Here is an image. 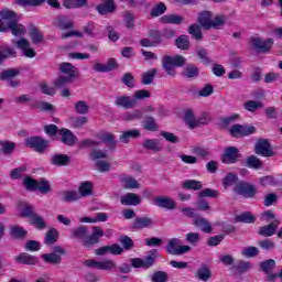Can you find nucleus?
Segmentation results:
<instances>
[{
  "instance_id": "nucleus-1",
  "label": "nucleus",
  "mask_w": 282,
  "mask_h": 282,
  "mask_svg": "<svg viewBox=\"0 0 282 282\" xmlns=\"http://www.w3.org/2000/svg\"><path fill=\"white\" fill-rule=\"evenodd\" d=\"M70 237L73 239H80L84 248H91L96 243H100V238L105 237V230L100 226H95L93 227V232L89 235V229L80 225L72 229Z\"/></svg>"
},
{
  "instance_id": "nucleus-2",
  "label": "nucleus",
  "mask_w": 282,
  "mask_h": 282,
  "mask_svg": "<svg viewBox=\"0 0 282 282\" xmlns=\"http://www.w3.org/2000/svg\"><path fill=\"white\" fill-rule=\"evenodd\" d=\"M13 36H23L25 34V25L19 24V15L17 12L2 9L0 11V32H9Z\"/></svg>"
},
{
  "instance_id": "nucleus-3",
  "label": "nucleus",
  "mask_w": 282,
  "mask_h": 282,
  "mask_svg": "<svg viewBox=\"0 0 282 282\" xmlns=\"http://www.w3.org/2000/svg\"><path fill=\"white\" fill-rule=\"evenodd\" d=\"M186 65V58L182 55L171 56L164 55L162 58V67L169 76H175L176 72L174 67H184Z\"/></svg>"
},
{
  "instance_id": "nucleus-4",
  "label": "nucleus",
  "mask_w": 282,
  "mask_h": 282,
  "mask_svg": "<svg viewBox=\"0 0 282 282\" xmlns=\"http://www.w3.org/2000/svg\"><path fill=\"white\" fill-rule=\"evenodd\" d=\"M85 147H89L93 149L90 153V158L93 160H100L107 158V153H111V151H116V142H106V147L104 150H98V143L93 142V143H83L79 145L80 149H85Z\"/></svg>"
},
{
  "instance_id": "nucleus-5",
  "label": "nucleus",
  "mask_w": 282,
  "mask_h": 282,
  "mask_svg": "<svg viewBox=\"0 0 282 282\" xmlns=\"http://www.w3.org/2000/svg\"><path fill=\"white\" fill-rule=\"evenodd\" d=\"M253 133H257V127L251 124L236 123L229 129L231 138H248L249 135H253Z\"/></svg>"
},
{
  "instance_id": "nucleus-6",
  "label": "nucleus",
  "mask_w": 282,
  "mask_h": 282,
  "mask_svg": "<svg viewBox=\"0 0 282 282\" xmlns=\"http://www.w3.org/2000/svg\"><path fill=\"white\" fill-rule=\"evenodd\" d=\"M155 259H158V249L151 250L150 254L144 259L132 258L130 261L132 268H144V270H149V268L155 265Z\"/></svg>"
},
{
  "instance_id": "nucleus-7",
  "label": "nucleus",
  "mask_w": 282,
  "mask_h": 282,
  "mask_svg": "<svg viewBox=\"0 0 282 282\" xmlns=\"http://www.w3.org/2000/svg\"><path fill=\"white\" fill-rule=\"evenodd\" d=\"M20 74L21 70L18 68L4 69L0 73V80L6 82L9 87L17 89L21 85V80L17 79V76H20Z\"/></svg>"
},
{
  "instance_id": "nucleus-8",
  "label": "nucleus",
  "mask_w": 282,
  "mask_h": 282,
  "mask_svg": "<svg viewBox=\"0 0 282 282\" xmlns=\"http://www.w3.org/2000/svg\"><path fill=\"white\" fill-rule=\"evenodd\" d=\"M251 43L258 54H268V52L272 50V45H274V40L272 37L267 40H261V37H252Z\"/></svg>"
},
{
  "instance_id": "nucleus-9",
  "label": "nucleus",
  "mask_w": 282,
  "mask_h": 282,
  "mask_svg": "<svg viewBox=\"0 0 282 282\" xmlns=\"http://www.w3.org/2000/svg\"><path fill=\"white\" fill-rule=\"evenodd\" d=\"M58 69L61 72V74H64L65 78H68V80H76V78H78L80 76V73L78 72V69L76 68V66H74L72 63L69 62H63L58 65Z\"/></svg>"
},
{
  "instance_id": "nucleus-10",
  "label": "nucleus",
  "mask_w": 282,
  "mask_h": 282,
  "mask_svg": "<svg viewBox=\"0 0 282 282\" xmlns=\"http://www.w3.org/2000/svg\"><path fill=\"white\" fill-rule=\"evenodd\" d=\"M115 107L126 110L133 109L134 107H138V101L128 95H119L115 98Z\"/></svg>"
},
{
  "instance_id": "nucleus-11",
  "label": "nucleus",
  "mask_w": 282,
  "mask_h": 282,
  "mask_svg": "<svg viewBox=\"0 0 282 282\" xmlns=\"http://www.w3.org/2000/svg\"><path fill=\"white\" fill-rule=\"evenodd\" d=\"M234 192L237 193V195H242V197H254V195H257V188H254V185H250L246 182L236 184Z\"/></svg>"
},
{
  "instance_id": "nucleus-12",
  "label": "nucleus",
  "mask_w": 282,
  "mask_h": 282,
  "mask_svg": "<svg viewBox=\"0 0 282 282\" xmlns=\"http://www.w3.org/2000/svg\"><path fill=\"white\" fill-rule=\"evenodd\" d=\"M102 2L96 7L97 12L105 17L107 14H113L117 10L116 2L113 0H101Z\"/></svg>"
},
{
  "instance_id": "nucleus-13",
  "label": "nucleus",
  "mask_w": 282,
  "mask_h": 282,
  "mask_svg": "<svg viewBox=\"0 0 282 282\" xmlns=\"http://www.w3.org/2000/svg\"><path fill=\"white\" fill-rule=\"evenodd\" d=\"M154 206H158L159 208H166L167 210H175L176 204L175 200H173L169 196H158L152 199Z\"/></svg>"
},
{
  "instance_id": "nucleus-14",
  "label": "nucleus",
  "mask_w": 282,
  "mask_h": 282,
  "mask_svg": "<svg viewBox=\"0 0 282 282\" xmlns=\"http://www.w3.org/2000/svg\"><path fill=\"white\" fill-rule=\"evenodd\" d=\"M254 153L257 155H261L262 158H272L274 155V151L272 150V145H270V142L256 143Z\"/></svg>"
},
{
  "instance_id": "nucleus-15",
  "label": "nucleus",
  "mask_w": 282,
  "mask_h": 282,
  "mask_svg": "<svg viewBox=\"0 0 282 282\" xmlns=\"http://www.w3.org/2000/svg\"><path fill=\"white\" fill-rule=\"evenodd\" d=\"M239 158V149L235 147H228L225 150V154L221 156L224 164H235Z\"/></svg>"
},
{
  "instance_id": "nucleus-16",
  "label": "nucleus",
  "mask_w": 282,
  "mask_h": 282,
  "mask_svg": "<svg viewBox=\"0 0 282 282\" xmlns=\"http://www.w3.org/2000/svg\"><path fill=\"white\" fill-rule=\"evenodd\" d=\"M120 203L122 206H140V204H142V198L135 193H127L120 197Z\"/></svg>"
},
{
  "instance_id": "nucleus-17",
  "label": "nucleus",
  "mask_w": 282,
  "mask_h": 282,
  "mask_svg": "<svg viewBox=\"0 0 282 282\" xmlns=\"http://www.w3.org/2000/svg\"><path fill=\"white\" fill-rule=\"evenodd\" d=\"M193 225L195 228H198L202 232H206L207 235L213 232V225H210V223L204 217L196 216L193 220Z\"/></svg>"
},
{
  "instance_id": "nucleus-18",
  "label": "nucleus",
  "mask_w": 282,
  "mask_h": 282,
  "mask_svg": "<svg viewBox=\"0 0 282 282\" xmlns=\"http://www.w3.org/2000/svg\"><path fill=\"white\" fill-rule=\"evenodd\" d=\"M17 47L24 52L26 58H34V56H36V52L34 48L30 47V41L25 40V37H22L17 42Z\"/></svg>"
},
{
  "instance_id": "nucleus-19",
  "label": "nucleus",
  "mask_w": 282,
  "mask_h": 282,
  "mask_svg": "<svg viewBox=\"0 0 282 282\" xmlns=\"http://www.w3.org/2000/svg\"><path fill=\"white\" fill-rule=\"evenodd\" d=\"M53 25L62 31L73 30L74 21L69 20L67 15H61L54 20Z\"/></svg>"
},
{
  "instance_id": "nucleus-20",
  "label": "nucleus",
  "mask_w": 282,
  "mask_h": 282,
  "mask_svg": "<svg viewBox=\"0 0 282 282\" xmlns=\"http://www.w3.org/2000/svg\"><path fill=\"white\" fill-rule=\"evenodd\" d=\"M160 23L165 25H182L184 17L177 14H166L160 18Z\"/></svg>"
},
{
  "instance_id": "nucleus-21",
  "label": "nucleus",
  "mask_w": 282,
  "mask_h": 282,
  "mask_svg": "<svg viewBox=\"0 0 282 282\" xmlns=\"http://www.w3.org/2000/svg\"><path fill=\"white\" fill-rule=\"evenodd\" d=\"M276 228H279V220H274L269 225L260 227L258 235H260V237H272V235L276 232Z\"/></svg>"
},
{
  "instance_id": "nucleus-22",
  "label": "nucleus",
  "mask_w": 282,
  "mask_h": 282,
  "mask_svg": "<svg viewBox=\"0 0 282 282\" xmlns=\"http://www.w3.org/2000/svg\"><path fill=\"white\" fill-rule=\"evenodd\" d=\"M153 226V218L151 217H137L132 225L135 230H142L144 228H151Z\"/></svg>"
},
{
  "instance_id": "nucleus-23",
  "label": "nucleus",
  "mask_w": 282,
  "mask_h": 282,
  "mask_svg": "<svg viewBox=\"0 0 282 282\" xmlns=\"http://www.w3.org/2000/svg\"><path fill=\"white\" fill-rule=\"evenodd\" d=\"M213 21V12L202 11L198 15V23L205 30H210V23Z\"/></svg>"
},
{
  "instance_id": "nucleus-24",
  "label": "nucleus",
  "mask_w": 282,
  "mask_h": 282,
  "mask_svg": "<svg viewBox=\"0 0 282 282\" xmlns=\"http://www.w3.org/2000/svg\"><path fill=\"white\" fill-rule=\"evenodd\" d=\"M17 263H23L24 265H36L39 263V258L30 256V253H21L15 257Z\"/></svg>"
},
{
  "instance_id": "nucleus-25",
  "label": "nucleus",
  "mask_w": 282,
  "mask_h": 282,
  "mask_svg": "<svg viewBox=\"0 0 282 282\" xmlns=\"http://www.w3.org/2000/svg\"><path fill=\"white\" fill-rule=\"evenodd\" d=\"M9 235L13 239H25L28 237V230L19 225H13L10 227Z\"/></svg>"
},
{
  "instance_id": "nucleus-26",
  "label": "nucleus",
  "mask_w": 282,
  "mask_h": 282,
  "mask_svg": "<svg viewBox=\"0 0 282 282\" xmlns=\"http://www.w3.org/2000/svg\"><path fill=\"white\" fill-rule=\"evenodd\" d=\"M25 147L35 151V153H45V151L50 149V144H47V142H26Z\"/></svg>"
},
{
  "instance_id": "nucleus-27",
  "label": "nucleus",
  "mask_w": 282,
  "mask_h": 282,
  "mask_svg": "<svg viewBox=\"0 0 282 282\" xmlns=\"http://www.w3.org/2000/svg\"><path fill=\"white\" fill-rule=\"evenodd\" d=\"M78 194L80 195V199L82 197H89V195L94 194V184L89 181L82 182Z\"/></svg>"
},
{
  "instance_id": "nucleus-28",
  "label": "nucleus",
  "mask_w": 282,
  "mask_h": 282,
  "mask_svg": "<svg viewBox=\"0 0 282 282\" xmlns=\"http://www.w3.org/2000/svg\"><path fill=\"white\" fill-rule=\"evenodd\" d=\"M185 123L189 127V129H197V118L192 109H187L184 112Z\"/></svg>"
},
{
  "instance_id": "nucleus-29",
  "label": "nucleus",
  "mask_w": 282,
  "mask_h": 282,
  "mask_svg": "<svg viewBox=\"0 0 282 282\" xmlns=\"http://www.w3.org/2000/svg\"><path fill=\"white\" fill-rule=\"evenodd\" d=\"M69 156L67 154H55L52 158V164L54 166H68Z\"/></svg>"
},
{
  "instance_id": "nucleus-30",
  "label": "nucleus",
  "mask_w": 282,
  "mask_h": 282,
  "mask_svg": "<svg viewBox=\"0 0 282 282\" xmlns=\"http://www.w3.org/2000/svg\"><path fill=\"white\" fill-rule=\"evenodd\" d=\"M42 259L45 263H51V265H61V261H63V258L59 254L52 252L42 254Z\"/></svg>"
},
{
  "instance_id": "nucleus-31",
  "label": "nucleus",
  "mask_w": 282,
  "mask_h": 282,
  "mask_svg": "<svg viewBox=\"0 0 282 282\" xmlns=\"http://www.w3.org/2000/svg\"><path fill=\"white\" fill-rule=\"evenodd\" d=\"M188 34H191L192 39H195V41H202L204 39L202 26H199L197 23L188 26Z\"/></svg>"
},
{
  "instance_id": "nucleus-32",
  "label": "nucleus",
  "mask_w": 282,
  "mask_h": 282,
  "mask_svg": "<svg viewBox=\"0 0 282 282\" xmlns=\"http://www.w3.org/2000/svg\"><path fill=\"white\" fill-rule=\"evenodd\" d=\"M175 45L178 50H189L191 48V39L188 37V35H180L176 40H175Z\"/></svg>"
},
{
  "instance_id": "nucleus-33",
  "label": "nucleus",
  "mask_w": 282,
  "mask_h": 282,
  "mask_svg": "<svg viewBox=\"0 0 282 282\" xmlns=\"http://www.w3.org/2000/svg\"><path fill=\"white\" fill-rule=\"evenodd\" d=\"M58 135H61L62 142H78V138H76L74 132L67 128L61 129Z\"/></svg>"
},
{
  "instance_id": "nucleus-34",
  "label": "nucleus",
  "mask_w": 282,
  "mask_h": 282,
  "mask_svg": "<svg viewBox=\"0 0 282 282\" xmlns=\"http://www.w3.org/2000/svg\"><path fill=\"white\" fill-rule=\"evenodd\" d=\"M158 68H151L141 76L142 85H151L155 80Z\"/></svg>"
},
{
  "instance_id": "nucleus-35",
  "label": "nucleus",
  "mask_w": 282,
  "mask_h": 282,
  "mask_svg": "<svg viewBox=\"0 0 282 282\" xmlns=\"http://www.w3.org/2000/svg\"><path fill=\"white\" fill-rule=\"evenodd\" d=\"M121 184L123 188H127L128 191H131L133 188H140V183L131 176H126L121 178Z\"/></svg>"
},
{
  "instance_id": "nucleus-36",
  "label": "nucleus",
  "mask_w": 282,
  "mask_h": 282,
  "mask_svg": "<svg viewBox=\"0 0 282 282\" xmlns=\"http://www.w3.org/2000/svg\"><path fill=\"white\" fill-rule=\"evenodd\" d=\"M276 268V261L274 259H268L260 263V270L261 272H264V274H270L272 270Z\"/></svg>"
},
{
  "instance_id": "nucleus-37",
  "label": "nucleus",
  "mask_w": 282,
  "mask_h": 282,
  "mask_svg": "<svg viewBox=\"0 0 282 282\" xmlns=\"http://www.w3.org/2000/svg\"><path fill=\"white\" fill-rule=\"evenodd\" d=\"M14 149H17V144L14 142H0L1 155H12V153H14Z\"/></svg>"
},
{
  "instance_id": "nucleus-38",
  "label": "nucleus",
  "mask_w": 282,
  "mask_h": 282,
  "mask_svg": "<svg viewBox=\"0 0 282 282\" xmlns=\"http://www.w3.org/2000/svg\"><path fill=\"white\" fill-rule=\"evenodd\" d=\"M183 188L187 191H202L204 185L197 180H187L183 183Z\"/></svg>"
},
{
  "instance_id": "nucleus-39",
  "label": "nucleus",
  "mask_w": 282,
  "mask_h": 282,
  "mask_svg": "<svg viewBox=\"0 0 282 282\" xmlns=\"http://www.w3.org/2000/svg\"><path fill=\"white\" fill-rule=\"evenodd\" d=\"M196 56L203 65H210L213 63L210 57H208V51L204 47L197 48Z\"/></svg>"
},
{
  "instance_id": "nucleus-40",
  "label": "nucleus",
  "mask_w": 282,
  "mask_h": 282,
  "mask_svg": "<svg viewBox=\"0 0 282 282\" xmlns=\"http://www.w3.org/2000/svg\"><path fill=\"white\" fill-rule=\"evenodd\" d=\"M143 129L145 131H158V122L152 116H145L143 121Z\"/></svg>"
},
{
  "instance_id": "nucleus-41",
  "label": "nucleus",
  "mask_w": 282,
  "mask_h": 282,
  "mask_svg": "<svg viewBox=\"0 0 282 282\" xmlns=\"http://www.w3.org/2000/svg\"><path fill=\"white\" fill-rule=\"evenodd\" d=\"M34 109H40V111H48L51 113H54L56 109L54 108V105L47 102V101H39L33 105H31Z\"/></svg>"
},
{
  "instance_id": "nucleus-42",
  "label": "nucleus",
  "mask_w": 282,
  "mask_h": 282,
  "mask_svg": "<svg viewBox=\"0 0 282 282\" xmlns=\"http://www.w3.org/2000/svg\"><path fill=\"white\" fill-rule=\"evenodd\" d=\"M137 138H140V130L132 129V130L124 131L119 137V140H123L124 142H129V140H137Z\"/></svg>"
},
{
  "instance_id": "nucleus-43",
  "label": "nucleus",
  "mask_w": 282,
  "mask_h": 282,
  "mask_svg": "<svg viewBox=\"0 0 282 282\" xmlns=\"http://www.w3.org/2000/svg\"><path fill=\"white\" fill-rule=\"evenodd\" d=\"M56 241H58V230L52 228L46 232L44 243H46V246H52L56 243Z\"/></svg>"
},
{
  "instance_id": "nucleus-44",
  "label": "nucleus",
  "mask_w": 282,
  "mask_h": 282,
  "mask_svg": "<svg viewBox=\"0 0 282 282\" xmlns=\"http://www.w3.org/2000/svg\"><path fill=\"white\" fill-rule=\"evenodd\" d=\"M236 221H240L242 224H254V221H257V217H254L250 212H246L236 216Z\"/></svg>"
},
{
  "instance_id": "nucleus-45",
  "label": "nucleus",
  "mask_w": 282,
  "mask_h": 282,
  "mask_svg": "<svg viewBox=\"0 0 282 282\" xmlns=\"http://www.w3.org/2000/svg\"><path fill=\"white\" fill-rule=\"evenodd\" d=\"M123 22L128 30H133L135 28V15L131 11H126L123 15Z\"/></svg>"
},
{
  "instance_id": "nucleus-46",
  "label": "nucleus",
  "mask_w": 282,
  "mask_h": 282,
  "mask_svg": "<svg viewBox=\"0 0 282 282\" xmlns=\"http://www.w3.org/2000/svg\"><path fill=\"white\" fill-rule=\"evenodd\" d=\"M78 199H80L78 192L65 191L62 193V202L72 203L78 202Z\"/></svg>"
},
{
  "instance_id": "nucleus-47",
  "label": "nucleus",
  "mask_w": 282,
  "mask_h": 282,
  "mask_svg": "<svg viewBox=\"0 0 282 282\" xmlns=\"http://www.w3.org/2000/svg\"><path fill=\"white\" fill-rule=\"evenodd\" d=\"M243 107L246 111H250L251 113H254L257 109H263V104L257 100H248L243 104Z\"/></svg>"
},
{
  "instance_id": "nucleus-48",
  "label": "nucleus",
  "mask_w": 282,
  "mask_h": 282,
  "mask_svg": "<svg viewBox=\"0 0 282 282\" xmlns=\"http://www.w3.org/2000/svg\"><path fill=\"white\" fill-rule=\"evenodd\" d=\"M226 19L227 18L224 14L216 15L210 22V28H214V30H219L220 28H224V25H226Z\"/></svg>"
},
{
  "instance_id": "nucleus-49",
  "label": "nucleus",
  "mask_w": 282,
  "mask_h": 282,
  "mask_svg": "<svg viewBox=\"0 0 282 282\" xmlns=\"http://www.w3.org/2000/svg\"><path fill=\"white\" fill-rule=\"evenodd\" d=\"M246 164L249 169H254V170L261 169L263 166V162H261L259 158L254 155L248 156L246 160Z\"/></svg>"
},
{
  "instance_id": "nucleus-50",
  "label": "nucleus",
  "mask_w": 282,
  "mask_h": 282,
  "mask_svg": "<svg viewBox=\"0 0 282 282\" xmlns=\"http://www.w3.org/2000/svg\"><path fill=\"white\" fill-rule=\"evenodd\" d=\"M75 111L79 116H85L89 113V105H87V101L85 100H79L75 104Z\"/></svg>"
},
{
  "instance_id": "nucleus-51",
  "label": "nucleus",
  "mask_w": 282,
  "mask_h": 282,
  "mask_svg": "<svg viewBox=\"0 0 282 282\" xmlns=\"http://www.w3.org/2000/svg\"><path fill=\"white\" fill-rule=\"evenodd\" d=\"M164 12H166V4L164 2H159L152 8V10L150 11V15L158 18L162 17Z\"/></svg>"
},
{
  "instance_id": "nucleus-52",
  "label": "nucleus",
  "mask_w": 282,
  "mask_h": 282,
  "mask_svg": "<svg viewBox=\"0 0 282 282\" xmlns=\"http://www.w3.org/2000/svg\"><path fill=\"white\" fill-rule=\"evenodd\" d=\"M178 246H180V239H177V238L170 239L167 242V246H166L167 254L176 256Z\"/></svg>"
},
{
  "instance_id": "nucleus-53",
  "label": "nucleus",
  "mask_w": 282,
  "mask_h": 282,
  "mask_svg": "<svg viewBox=\"0 0 282 282\" xmlns=\"http://www.w3.org/2000/svg\"><path fill=\"white\" fill-rule=\"evenodd\" d=\"M30 36H31L32 43H34L35 45H39V43H43V34L39 32V28L36 26H32L30 29Z\"/></svg>"
},
{
  "instance_id": "nucleus-54",
  "label": "nucleus",
  "mask_w": 282,
  "mask_h": 282,
  "mask_svg": "<svg viewBox=\"0 0 282 282\" xmlns=\"http://www.w3.org/2000/svg\"><path fill=\"white\" fill-rule=\"evenodd\" d=\"M142 148L145 149V151H151L152 153H158L163 149L162 143L160 142H143Z\"/></svg>"
},
{
  "instance_id": "nucleus-55",
  "label": "nucleus",
  "mask_w": 282,
  "mask_h": 282,
  "mask_svg": "<svg viewBox=\"0 0 282 282\" xmlns=\"http://www.w3.org/2000/svg\"><path fill=\"white\" fill-rule=\"evenodd\" d=\"M36 191H40V193L45 195L52 191V186L47 180L42 178L37 181Z\"/></svg>"
},
{
  "instance_id": "nucleus-56",
  "label": "nucleus",
  "mask_w": 282,
  "mask_h": 282,
  "mask_svg": "<svg viewBox=\"0 0 282 282\" xmlns=\"http://www.w3.org/2000/svg\"><path fill=\"white\" fill-rule=\"evenodd\" d=\"M210 276H213V273L208 267L203 265L197 270V278L200 279V281H208L210 280Z\"/></svg>"
},
{
  "instance_id": "nucleus-57",
  "label": "nucleus",
  "mask_w": 282,
  "mask_h": 282,
  "mask_svg": "<svg viewBox=\"0 0 282 282\" xmlns=\"http://www.w3.org/2000/svg\"><path fill=\"white\" fill-rule=\"evenodd\" d=\"M234 268L239 272V274H243L245 272H248V270H252V263L240 260Z\"/></svg>"
},
{
  "instance_id": "nucleus-58",
  "label": "nucleus",
  "mask_w": 282,
  "mask_h": 282,
  "mask_svg": "<svg viewBox=\"0 0 282 282\" xmlns=\"http://www.w3.org/2000/svg\"><path fill=\"white\" fill-rule=\"evenodd\" d=\"M239 118H241V115L232 113L228 117H221L220 123L223 124V127H229L230 124H232V122H237V120H239Z\"/></svg>"
},
{
  "instance_id": "nucleus-59",
  "label": "nucleus",
  "mask_w": 282,
  "mask_h": 282,
  "mask_svg": "<svg viewBox=\"0 0 282 282\" xmlns=\"http://www.w3.org/2000/svg\"><path fill=\"white\" fill-rule=\"evenodd\" d=\"M151 281L152 282H167L169 281V273L165 271H155L151 275Z\"/></svg>"
},
{
  "instance_id": "nucleus-60",
  "label": "nucleus",
  "mask_w": 282,
  "mask_h": 282,
  "mask_svg": "<svg viewBox=\"0 0 282 282\" xmlns=\"http://www.w3.org/2000/svg\"><path fill=\"white\" fill-rule=\"evenodd\" d=\"M199 198L204 197H212V198H217L219 197V191L213 189V188H205L198 193Z\"/></svg>"
},
{
  "instance_id": "nucleus-61",
  "label": "nucleus",
  "mask_w": 282,
  "mask_h": 282,
  "mask_svg": "<svg viewBox=\"0 0 282 282\" xmlns=\"http://www.w3.org/2000/svg\"><path fill=\"white\" fill-rule=\"evenodd\" d=\"M31 224H32V226H35V228H39V230H43V228H45V226H46L45 220L39 214H35L31 218Z\"/></svg>"
},
{
  "instance_id": "nucleus-62",
  "label": "nucleus",
  "mask_w": 282,
  "mask_h": 282,
  "mask_svg": "<svg viewBox=\"0 0 282 282\" xmlns=\"http://www.w3.org/2000/svg\"><path fill=\"white\" fill-rule=\"evenodd\" d=\"M241 254L247 259H252L259 254V249L257 247H247L241 251Z\"/></svg>"
},
{
  "instance_id": "nucleus-63",
  "label": "nucleus",
  "mask_w": 282,
  "mask_h": 282,
  "mask_svg": "<svg viewBox=\"0 0 282 282\" xmlns=\"http://www.w3.org/2000/svg\"><path fill=\"white\" fill-rule=\"evenodd\" d=\"M185 241L187 243H189L191 246H197V243H199V241H200V238L197 232H188L185 236Z\"/></svg>"
},
{
  "instance_id": "nucleus-64",
  "label": "nucleus",
  "mask_w": 282,
  "mask_h": 282,
  "mask_svg": "<svg viewBox=\"0 0 282 282\" xmlns=\"http://www.w3.org/2000/svg\"><path fill=\"white\" fill-rule=\"evenodd\" d=\"M119 241L122 246V250H132L133 248V240L129 238L128 236H121L119 238Z\"/></svg>"
}]
</instances>
